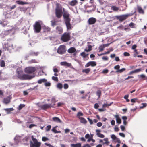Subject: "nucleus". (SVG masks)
Segmentation results:
<instances>
[{"label":"nucleus","instance_id":"nucleus-1","mask_svg":"<svg viewBox=\"0 0 147 147\" xmlns=\"http://www.w3.org/2000/svg\"><path fill=\"white\" fill-rule=\"evenodd\" d=\"M17 76L21 80L30 79L35 77L34 75H30L23 74V71L20 68H18L16 70Z\"/></svg>","mask_w":147,"mask_h":147},{"label":"nucleus","instance_id":"nucleus-2","mask_svg":"<svg viewBox=\"0 0 147 147\" xmlns=\"http://www.w3.org/2000/svg\"><path fill=\"white\" fill-rule=\"evenodd\" d=\"M15 32V29L12 27H10L7 30L2 31L1 33H0V37L1 38H3L8 34L11 35L13 34Z\"/></svg>","mask_w":147,"mask_h":147},{"label":"nucleus","instance_id":"nucleus-3","mask_svg":"<svg viewBox=\"0 0 147 147\" xmlns=\"http://www.w3.org/2000/svg\"><path fill=\"white\" fill-rule=\"evenodd\" d=\"M42 24V22L38 21L36 22L34 25V31L36 33H39L41 30V25Z\"/></svg>","mask_w":147,"mask_h":147},{"label":"nucleus","instance_id":"nucleus-4","mask_svg":"<svg viewBox=\"0 0 147 147\" xmlns=\"http://www.w3.org/2000/svg\"><path fill=\"white\" fill-rule=\"evenodd\" d=\"M62 7L61 6L59 5V4H57L55 9V13L57 17L59 18L61 17L62 15Z\"/></svg>","mask_w":147,"mask_h":147},{"label":"nucleus","instance_id":"nucleus-5","mask_svg":"<svg viewBox=\"0 0 147 147\" xmlns=\"http://www.w3.org/2000/svg\"><path fill=\"white\" fill-rule=\"evenodd\" d=\"M70 33L65 32L62 36L61 40L63 42H67L70 39Z\"/></svg>","mask_w":147,"mask_h":147},{"label":"nucleus","instance_id":"nucleus-6","mask_svg":"<svg viewBox=\"0 0 147 147\" xmlns=\"http://www.w3.org/2000/svg\"><path fill=\"white\" fill-rule=\"evenodd\" d=\"M41 143L38 142L36 139H34L33 142H30V147H40L41 145Z\"/></svg>","mask_w":147,"mask_h":147},{"label":"nucleus","instance_id":"nucleus-7","mask_svg":"<svg viewBox=\"0 0 147 147\" xmlns=\"http://www.w3.org/2000/svg\"><path fill=\"white\" fill-rule=\"evenodd\" d=\"M3 49L5 50H7L9 52L13 49L12 45L10 42H7L3 45Z\"/></svg>","mask_w":147,"mask_h":147},{"label":"nucleus","instance_id":"nucleus-8","mask_svg":"<svg viewBox=\"0 0 147 147\" xmlns=\"http://www.w3.org/2000/svg\"><path fill=\"white\" fill-rule=\"evenodd\" d=\"M133 14L132 13H129L121 16H117L116 17L117 19L119 20V21H122L127 19V18L129 16H132Z\"/></svg>","mask_w":147,"mask_h":147},{"label":"nucleus","instance_id":"nucleus-9","mask_svg":"<svg viewBox=\"0 0 147 147\" xmlns=\"http://www.w3.org/2000/svg\"><path fill=\"white\" fill-rule=\"evenodd\" d=\"M36 70L35 67H26L25 69V72L28 74H31L34 72Z\"/></svg>","mask_w":147,"mask_h":147},{"label":"nucleus","instance_id":"nucleus-10","mask_svg":"<svg viewBox=\"0 0 147 147\" xmlns=\"http://www.w3.org/2000/svg\"><path fill=\"white\" fill-rule=\"evenodd\" d=\"M70 19L69 18H66L65 23L67 28V30H70L73 28V26L71 25L70 21Z\"/></svg>","mask_w":147,"mask_h":147},{"label":"nucleus","instance_id":"nucleus-11","mask_svg":"<svg viewBox=\"0 0 147 147\" xmlns=\"http://www.w3.org/2000/svg\"><path fill=\"white\" fill-rule=\"evenodd\" d=\"M65 46L64 45H61L58 48L57 52L61 54H62L64 53L66 51Z\"/></svg>","mask_w":147,"mask_h":147},{"label":"nucleus","instance_id":"nucleus-12","mask_svg":"<svg viewBox=\"0 0 147 147\" xmlns=\"http://www.w3.org/2000/svg\"><path fill=\"white\" fill-rule=\"evenodd\" d=\"M60 64L62 66L69 67L71 69H74V68L73 67L71 63H67L66 61L61 62L60 63Z\"/></svg>","mask_w":147,"mask_h":147},{"label":"nucleus","instance_id":"nucleus-13","mask_svg":"<svg viewBox=\"0 0 147 147\" xmlns=\"http://www.w3.org/2000/svg\"><path fill=\"white\" fill-rule=\"evenodd\" d=\"M40 107L42 109L45 110L51 107H53V105L50 104H46L41 105Z\"/></svg>","mask_w":147,"mask_h":147},{"label":"nucleus","instance_id":"nucleus-14","mask_svg":"<svg viewBox=\"0 0 147 147\" xmlns=\"http://www.w3.org/2000/svg\"><path fill=\"white\" fill-rule=\"evenodd\" d=\"M96 22V19L93 17L90 18L88 21V24L90 25L92 24H94Z\"/></svg>","mask_w":147,"mask_h":147},{"label":"nucleus","instance_id":"nucleus-15","mask_svg":"<svg viewBox=\"0 0 147 147\" xmlns=\"http://www.w3.org/2000/svg\"><path fill=\"white\" fill-rule=\"evenodd\" d=\"M96 135L98 137L101 138H103L105 137L104 135L100 133L101 132L100 130L96 129Z\"/></svg>","mask_w":147,"mask_h":147},{"label":"nucleus","instance_id":"nucleus-16","mask_svg":"<svg viewBox=\"0 0 147 147\" xmlns=\"http://www.w3.org/2000/svg\"><path fill=\"white\" fill-rule=\"evenodd\" d=\"M114 117L116 118V123L118 124H120L121 123V118L118 115H114Z\"/></svg>","mask_w":147,"mask_h":147},{"label":"nucleus","instance_id":"nucleus-17","mask_svg":"<svg viewBox=\"0 0 147 147\" xmlns=\"http://www.w3.org/2000/svg\"><path fill=\"white\" fill-rule=\"evenodd\" d=\"M42 28L44 32H47L50 31V28L49 27L44 25H42Z\"/></svg>","mask_w":147,"mask_h":147},{"label":"nucleus","instance_id":"nucleus-18","mask_svg":"<svg viewBox=\"0 0 147 147\" xmlns=\"http://www.w3.org/2000/svg\"><path fill=\"white\" fill-rule=\"evenodd\" d=\"M11 98L10 97H7L4 98L3 102L5 104L9 103L10 102Z\"/></svg>","mask_w":147,"mask_h":147},{"label":"nucleus","instance_id":"nucleus-19","mask_svg":"<svg viewBox=\"0 0 147 147\" xmlns=\"http://www.w3.org/2000/svg\"><path fill=\"white\" fill-rule=\"evenodd\" d=\"M53 121L56 123H61L62 121L58 117H55L52 118Z\"/></svg>","mask_w":147,"mask_h":147},{"label":"nucleus","instance_id":"nucleus-20","mask_svg":"<svg viewBox=\"0 0 147 147\" xmlns=\"http://www.w3.org/2000/svg\"><path fill=\"white\" fill-rule=\"evenodd\" d=\"M56 30L57 32L59 34L62 33L63 31V29L60 26H57L56 28Z\"/></svg>","mask_w":147,"mask_h":147},{"label":"nucleus","instance_id":"nucleus-21","mask_svg":"<svg viewBox=\"0 0 147 147\" xmlns=\"http://www.w3.org/2000/svg\"><path fill=\"white\" fill-rule=\"evenodd\" d=\"M69 4L71 6H74L78 4V1L76 0H73L69 3Z\"/></svg>","mask_w":147,"mask_h":147},{"label":"nucleus","instance_id":"nucleus-22","mask_svg":"<svg viewBox=\"0 0 147 147\" xmlns=\"http://www.w3.org/2000/svg\"><path fill=\"white\" fill-rule=\"evenodd\" d=\"M7 22L5 21L3 19H1L0 20V24L3 26H5L7 25Z\"/></svg>","mask_w":147,"mask_h":147},{"label":"nucleus","instance_id":"nucleus-23","mask_svg":"<svg viewBox=\"0 0 147 147\" xmlns=\"http://www.w3.org/2000/svg\"><path fill=\"white\" fill-rule=\"evenodd\" d=\"M76 51V49L74 47H71L67 50L68 52L70 53H74Z\"/></svg>","mask_w":147,"mask_h":147},{"label":"nucleus","instance_id":"nucleus-24","mask_svg":"<svg viewBox=\"0 0 147 147\" xmlns=\"http://www.w3.org/2000/svg\"><path fill=\"white\" fill-rule=\"evenodd\" d=\"M137 9L138 12L141 14H144V11L141 7L139 6H137Z\"/></svg>","mask_w":147,"mask_h":147},{"label":"nucleus","instance_id":"nucleus-25","mask_svg":"<svg viewBox=\"0 0 147 147\" xmlns=\"http://www.w3.org/2000/svg\"><path fill=\"white\" fill-rule=\"evenodd\" d=\"M14 140L16 142V144H18L21 140V138L19 136H16L14 138Z\"/></svg>","mask_w":147,"mask_h":147},{"label":"nucleus","instance_id":"nucleus-26","mask_svg":"<svg viewBox=\"0 0 147 147\" xmlns=\"http://www.w3.org/2000/svg\"><path fill=\"white\" fill-rule=\"evenodd\" d=\"M47 81V80L45 78L41 79L39 80H38L37 82L38 84H40L42 83L45 82Z\"/></svg>","mask_w":147,"mask_h":147},{"label":"nucleus","instance_id":"nucleus-27","mask_svg":"<svg viewBox=\"0 0 147 147\" xmlns=\"http://www.w3.org/2000/svg\"><path fill=\"white\" fill-rule=\"evenodd\" d=\"M71 147H81V144L80 143H78L77 144H72L71 145Z\"/></svg>","mask_w":147,"mask_h":147},{"label":"nucleus","instance_id":"nucleus-28","mask_svg":"<svg viewBox=\"0 0 147 147\" xmlns=\"http://www.w3.org/2000/svg\"><path fill=\"white\" fill-rule=\"evenodd\" d=\"M4 110L7 112V114H9L10 113V112L13 111L14 109L13 108H5L4 109Z\"/></svg>","mask_w":147,"mask_h":147},{"label":"nucleus","instance_id":"nucleus-29","mask_svg":"<svg viewBox=\"0 0 147 147\" xmlns=\"http://www.w3.org/2000/svg\"><path fill=\"white\" fill-rule=\"evenodd\" d=\"M80 120V122L83 124H86L87 123L86 120L83 117H79Z\"/></svg>","mask_w":147,"mask_h":147},{"label":"nucleus","instance_id":"nucleus-30","mask_svg":"<svg viewBox=\"0 0 147 147\" xmlns=\"http://www.w3.org/2000/svg\"><path fill=\"white\" fill-rule=\"evenodd\" d=\"M16 2L17 4L21 5H24V4H28V3L27 2H23L20 1H16Z\"/></svg>","mask_w":147,"mask_h":147},{"label":"nucleus","instance_id":"nucleus-31","mask_svg":"<svg viewBox=\"0 0 147 147\" xmlns=\"http://www.w3.org/2000/svg\"><path fill=\"white\" fill-rule=\"evenodd\" d=\"M90 70L91 69L90 68H88L86 69H83L82 72H83L85 73L86 74H88Z\"/></svg>","mask_w":147,"mask_h":147},{"label":"nucleus","instance_id":"nucleus-32","mask_svg":"<svg viewBox=\"0 0 147 147\" xmlns=\"http://www.w3.org/2000/svg\"><path fill=\"white\" fill-rule=\"evenodd\" d=\"M104 141H105V142L103 143V144H106L107 145H108L109 144V142L108 141V139L107 138H104L103 140Z\"/></svg>","mask_w":147,"mask_h":147},{"label":"nucleus","instance_id":"nucleus-33","mask_svg":"<svg viewBox=\"0 0 147 147\" xmlns=\"http://www.w3.org/2000/svg\"><path fill=\"white\" fill-rule=\"evenodd\" d=\"M39 54V53L38 52H35L33 51H31L30 53V55L33 56H36Z\"/></svg>","mask_w":147,"mask_h":147},{"label":"nucleus","instance_id":"nucleus-34","mask_svg":"<svg viewBox=\"0 0 147 147\" xmlns=\"http://www.w3.org/2000/svg\"><path fill=\"white\" fill-rule=\"evenodd\" d=\"M57 127V126H56L53 128L52 131L54 133H60L61 131H57L56 129V128Z\"/></svg>","mask_w":147,"mask_h":147},{"label":"nucleus","instance_id":"nucleus-35","mask_svg":"<svg viewBox=\"0 0 147 147\" xmlns=\"http://www.w3.org/2000/svg\"><path fill=\"white\" fill-rule=\"evenodd\" d=\"M92 46L91 45H89L88 46V49H86L84 51L87 52H89L92 50Z\"/></svg>","mask_w":147,"mask_h":147},{"label":"nucleus","instance_id":"nucleus-36","mask_svg":"<svg viewBox=\"0 0 147 147\" xmlns=\"http://www.w3.org/2000/svg\"><path fill=\"white\" fill-rule=\"evenodd\" d=\"M90 66H91L92 67H94L96 65V63L95 61H90Z\"/></svg>","mask_w":147,"mask_h":147},{"label":"nucleus","instance_id":"nucleus-37","mask_svg":"<svg viewBox=\"0 0 147 147\" xmlns=\"http://www.w3.org/2000/svg\"><path fill=\"white\" fill-rule=\"evenodd\" d=\"M125 70L126 69L125 68H122L121 69H119V70H117V71H116V72H119L120 73H121L125 71Z\"/></svg>","mask_w":147,"mask_h":147},{"label":"nucleus","instance_id":"nucleus-38","mask_svg":"<svg viewBox=\"0 0 147 147\" xmlns=\"http://www.w3.org/2000/svg\"><path fill=\"white\" fill-rule=\"evenodd\" d=\"M57 87L59 89H61L63 88L62 84L61 83H59L57 85Z\"/></svg>","mask_w":147,"mask_h":147},{"label":"nucleus","instance_id":"nucleus-39","mask_svg":"<svg viewBox=\"0 0 147 147\" xmlns=\"http://www.w3.org/2000/svg\"><path fill=\"white\" fill-rule=\"evenodd\" d=\"M101 93V91L100 90H98L96 92V94L97 96H98V98H99L100 96Z\"/></svg>","mask_w":147,"mask_h":147},{"label":"nucleus","instance_id":"nucleus-40","mask_svg":"<svg viewBox=\"0 0 147 147\" xmlns=\"http://www.w3.org/2000/svg\"><path fill=\"white\" fill-rule=\"evenodd\" d=\"M81 55L84 58H85L88 55V54H86L84 52H82L81 53Z\"/></svg>","mask_w":147,"mask_h":147},{"label":"nucleus","instance_id":"nucleus-41","mask_svg":"<svg viewBox=\"0 0 147 147\" xmlns=\"http://www.w3.org/2000/svg\"><path fill=\"white\" fill-rule=\"evenodd\" d=\"M104 47L102 45H101L98 48V49L99 50V51H102L104 50Z\"/></svg>","mask_w":147,"mask_h":147},{"label":"nucleus","instance_id":"nucleus-42","mask_svg":"<svg viewBox=\"0 0 147 147\" xmlns=\"http://www.w3.org/2000/svg\"><path fill=\"white\" fill-rule=\"evenodd\" d=\"M0 65L1 67H4L5 66V62L3 60H1L0 62Z\"/></svg>","mask_w":147,"mask_h":147},{"label":"nucleus","instance_id":"nucleus-43","mask_svg":"<svg viewBox=\"0 0 147 147\" xmlns=\"http://www.w3.org/2000/svg\"><path fill=\"white\" fill-rule=\"evenodd\" d=\"M51 125H49L47 126L46 127V128H45L46 131H49V130L51 129Z\"/></svg>","mask_w":147,"mask_h":147},{"label":"nucleus","instance_id":"nucleus-44","mask_svg":"<svg viewBox=\"0 0 147 147\" xmlns=\"http://www.w3.org/2000/svg\"><path fill=\"white\" fill-rule=\"evenodd\" d=\"M111 103H110L109 104L108 103H106V104H104L102 105V107H107L108 106H110L111 105Z\"/></svg>","mask_w":147,"mask_h":147},{"label":"nucleus","instance_id":"nucleus-45","mask_svg":"<svg viewBox=\"0 0 147 147\" xmlns=\"http://www.w3.org/2000/svg\"><path fill=\"white\" fill-rule=\"evenodd\" d=\"M111 8L114 11H117L118 10V8L115 6H112Z\"/></svg>","mask_w":147,"mask_h":147},{"label":"nucleus","instance_id":"nucleus-46","mask_svg":"<svg viewBox=\"0 0 147 147\" xmlns=\"http://www.w3.org/2000/svg\"><path fill=\"white\" fill-rule=\"evenodd\" d=\"M138 76L139 77H140L143 80H144L145 78L146 77V76L144 74H141L140 75H138Z\"/></svg>","mask_w":147,"mask_h":147},{"label":"nucleus","instance_id":"nucleus-47","mask_svg":"<svg viewBox=\"0 0 147 147\" xmlns=\"http://www.w3.org/2000/svg\"><path fill=\"white\" fill-rule=\"evenodd\" d=\"M52 79L53 80L57 82L58 81V78L57 77H55L54 76H52Z\"/></svg>","mask_w":147,"mask_h":147},{"label":"nucleus","instance_id":"nucleus-48","mask_svg":"<svg viewBox=\"0 0 147 147\" xmlns=\"http://www.w3.org/2000/svg\"><path fill=\"white\" fill-rule=\"evenodd\" d=\"M42 140L43 141L45 142L49 140V139L46 137H42Z\"/></svg>","mask_w":147,"mask_h":147},{"label":"nucleus","instance_id":"nucleus-49","mask_svg":"<svg viewBox=\"0 0 147 147\" xmlns=\"http://www.w3.org/2000/svg\"><path fill=\"white\" fill-rule=\"evenodd\" d=\"M120 66L119 65H117L115 66L114 67V69H115L117 70H119L120 68Z\"/></svg>","mask_w":147,"mask_h":147},{"label":"nucleus","instance_id":"nucleus-50","mask_svg":"<svg viewBox=\"0 0 147 147\" xmlns=\"http://www.w3.org/2000/svg\"><path fill=\"white\" fill-rule=\"evenodd\" d=\"M111 138L113 140H115L117 137L115 135L112 134L111 135Z\"/></svg>","mask_w":147,"mask_h":147},{"label":"nucleus","instance_id":"nucleus-51","mask_svg":"<svg viewBox=\"0 0 147 147\" xmlns=\"http://www.w3.org/2000/svg\"><path fill=\"white\" fill-rule=\"evenodd\" d=\"M25 105L24 104H20L18 107V109L20 110L22 108L24 107Z\"/></svg>","mask_w":147,"mask_h":147},{"label":"nucleus","instance_id":"nucleus-52","mask_svg":"<svg viewBox=\"0 0 147 147\" xmlns=\"http://www.w3.org/2000/svg\"><path fill=\"white\" fill-rule=\"evenodd\" d=\"M138 99L137 98H134L132 99L131 100V101L132 102L134 103L137 101Z\"/></svg>","mask_w":147,"mask_h":147},{"label":"nucleus","instance_id":"nucleus-53","mask_svg":"<svg viewBox=\"0 0 147 147\" xmlns=\"http://www.w3.org/2000/svg\"><path fill=\"white\" fill-rule=\"evenodd\" d=\"M37 62H38L35 59H32L31 60L29 61V63H36Z\"/></svg>","mask_w":147,"mask_h":147},{"label":"nucleus","instance_id":"nucleus-54","mask_svg":"<svg viewBox=\"0 0 147 147\" xmlns=\"http://www.w3.org/2000/svg\"><path fill=\"white\" fill-rule=\"evenodd\" d=\"M83 114L81 112H79L78 113L77 116L78 117V118L80 117V116H82L83 115Z\"/></svg>","mask_w":147,"mask_h":147},{"label":"nucleus","instance_id":"nucleus-55","mask_svg":"<svg viewBox=\"0 0 147 147\" xmlns=\"http://www.w3.org/2000/svg\"><path fill=\"white\" fill-rule=\"evenodd\" d=\"M129 26L131 27V28H134V24L133 22L130 23L129 24Z\"/></svg>","mask_w":147,"mask_h":147},{"label":"nucleus","instance_id":"nucleus-56","mask_svg":"<svg viewBox=\"0 0 147 147\" xmlns=\"http://www.w3.org/2000/svg\"><path fill=\"white\" fill-rule=\"evenodd\" d=\"M51 25L52 26H54L57 24L56 22H53V21H51Z\"/></svg>","mask_w":147,"mask_h":147},{"label":"nucleus","instance_id":"nucleus-57","mask_svg":"<svg viewBox=\"0 0 147 147\" xmlns=\"http://www.w3.org/2000/svg\"><path fill=\"white\" fill-rule=\"evenodd\" d=\"M68 87H69L68 85L67 84H64V86H63V87L65 89H67L68 88Z\"/></svg>","mask_w":147,"mask_h":147},{"label":"nucleus","instance_id":"nucleus-58","mask_svg":"<svg viewBox=\"0 0 147 147\" xmlns=\"http://www.w3.org/2000/svg\"><path fill=\"white\" fill-rule=\"evenodd\" d=\"M115 140V142H118V143H121V141L120 140V139L117 138Z\"/></svg>","mask_w":147,"mask_h":147},{"label":"nucleus","instance_id":"nucleus-59","mask_svg":"<svg viewBox=\"0 0 147 147\" xmlns=\"http://www.w3.org/2000/svg\"><path fill=\"white\" fill-rule=\"evenodd\" d=\"M91 137V136H90V135L88 134H86L85 136V138L86 139L89 138H90Z\"/></svg>","mask_w":147,"mask_h":147},{"label":"nucleus","instance_id":"nucleus-60","mask_svg":"<svg viewBox=\"0 0 147 147\" xmlns=\"http://www.w3.org/2000/svg\"><path fill=\"white\" fill-rule=\"evenodd\" d=\"M117 28L120 30H123V25H121L117 27Z\"/></svg>","mask_w":147,"mask_h":147},{"label":"nucleus","instance_id":"nucleus-61","mask_svg":"<svg viewBox=\"0 0 147 147\" xmlns=\"http://www.w3.org/2000/svg\"><path fill=\"white\" fill-rule=\"evenodd\" d=\"M123 55L125 56H128L130 55L127 52H124L123 53Z\"/></svg>","mask_w":147,"mask_h":147},{"label":"nucleus","instance_id":"nucleus-62","mask_svg":"<svg viewBox=\"0 0 147 147\" xmlns=\"http://www.w3.org/2000/svg\"><path fill=\"white\" fill-rule=\"evenodd\" d=\"M45 85L46 86H50L51 84L49 82H45Z\"/></svg>","mask_w":147,"mask_h":147},{"label":"nucleus","instance_id":"nucleus-63","mask_svg":"<svg viewBox=\"0 0 147 147\" xmlns=\"http://www.w3.org/2000/svg\"><path fill=\"white\" fill-rule=\"evenodd\" d=\"M87 119L89 122L90 124L92 125L93 124V121L92 120L90 119L89 118H88Z\"/></svg>","mask_w":147,"mask_h":147},{"label":"nucleus","instance_id":"nucleus-64","mask_svg":"<svg viewBox=\"0 0 147 147\" xmlns=\"http://www.w3.org/2000/svg\"><path fill=\"white\" fill-rule=\"evenodd\" d=\"M135 73H138L140 72L141 71V69L140 68L138 69L134 70Z\"/></svg>","mask_w":147,"mask_h":147}]
</instances>
